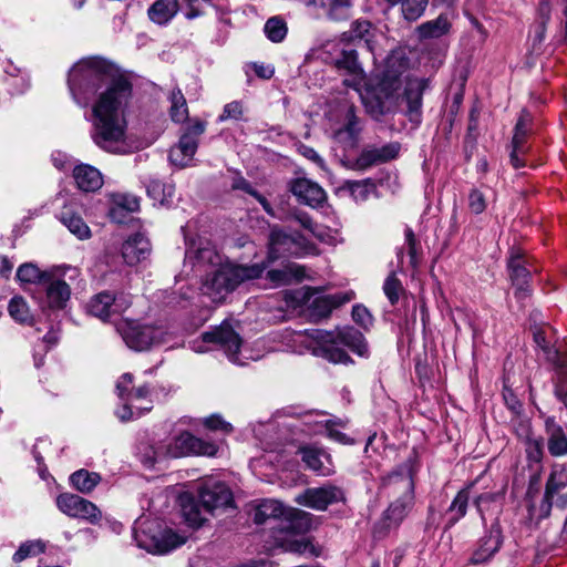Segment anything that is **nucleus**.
Returning <instances> with one entry per match:
<instances>
[{"label":"nucleus","mask_w":567,"mask_h":567,"mask_svg":"<svg viewBox=\"0 0 567 567\" xmlns=\"http://www.w3.org/2000/svg\"><path fill=\"white\" fill-rule=\"evenodd\" d=\"M10 317L19 323L31 324L33 321L30 309L22 297H13L8 306Z\"/></svg>","instance_id":"nucleus-41"},{"label":"nucleus","mask_w":567,"mask_h":567,"mask_svg":"<svg viewBox=\"0 0 567 567\" xmlns=\"http://www.w3.org/2000/svg\"><path fill=\"white\" fill-rule=\"evenodd\" d=\"M175 193L173 184L163 183L161 181H151L147 185V194L154 200L155 204L166 205L168 204Z\"/></svg>","instance_id":"nucleus-36"},{"label":"nucleus","mask_w":567,"mask_h":567,"mask_svg":"<svg viewBox=\"0 0 567 567\" xmlns=\"http://www.w3.org/2000/svg\"><path fill=\"white\" fill-rule=\"evenodd\" d=\"M295 218L303 228L310 230L317 237H321V235L316 230L317 225L313 223V220L307 213H297L295 215Z\"/></svg>","instance_id":"nucleus-62"},{"label":"nucleus","mask_w":567,"mask_h":567,"mask_svg":"<svg viewBox=\"0 0 567 567\" xmlns=\"http://www.w3.org/2000/svg\"><path fill=\"white\" fill-rule=\"evenodd\" d=\"M289 189L300 203L313 208L321 206L327 199L323 188L308 178L302 177L291 181Z\"/></svg>","instance_id":"nucleus-20"},{"label":"nucleus","mask_w":567,"mask_h":567,"mask_svg":"<svg viewBox=\"0 0 567 567\" xmlns=\"http://www.w3.org/2000/svg\"><path fill=\"white\" fill-rule=\"evenodd\" d=\"M52 162L53 165L59 169H65L72 164L70 156L61 151L52 153Z\"/></svg>","instance_id":"nucleus-63"},{"label":"nucleus","mask_w":567,"mask_h":567,"mask_svg":"<svg viewBox=\"0 0 567 567\" xmlns=\"http://www.w3.org/2000/svg\"><path fill=\"white\" fill-rule=\"evenodd\" d=\"M49 272L41 271L34 264L27 262L17 270V279L21 284H44L50 279Z\"/></svg>","instance_id":"nucleus-38"},{"label":"nucleus","mask_w":567,"mask_h":567,"mask_svg":"<svg viewBox=\"0 0 567 567\" xmlns=\"http://www.w3.org/2000/svg\"><path fill=\"white\" fill-rule=\"evenodd\" d=\"M177 11V0H157L148 9V17L153 22L157 24H165L173 19Z\"/></svg>","instance_id":"nucleus-33"},{"label":"nucleus","mask_w":567,"mask_h":567,"mask_svg":"<svg viewBox=\"0 0 567 567\" xmlns=\"http://www.w3.org/2000/svg\"><path fill=\"white\" fill-rule=\"evenodd\" d=\"M336 65L350 75L349 79H344L343 83L359 91L360 85L364 82V72L358 62L357 52L354 50L343 51L336 61Z\"/></svg>","instance_id":"nucleus-28"},{"label":"nucleus","mask_w":567,"mask_h":567,"mask_svg":"<svg viewBox=\"0 0 567 567\" xmlns=\"http://www.w3.org/2000/svg\"><path fill=\"white\" fill-rule=\"evenodd\" d=\"M194 254L198 264L217 267L207 275L202 286L203 293L213 302L224 301L240 284L259 278L266 268L262 264L244 266L224 262L216 249L208 245L198 247Z\"/></svg>","instance_id":"nucleus-4"},{"label":"nucleus","mask_w":567,"mask_h":567,"mask_svg":"<svg viewBox=\"0 0 567 567\" xmlns=\"http://www.w3.org/2000/svg\"><path fill=\"white\" fill-rule=\"evenodd\" d=\"M112 303L113 315L125 311L132 303L131 297L125 293L113 295Z\"/></svg>","instance_id":"nucleus-59"},{"label":"nucleus","mask_w":567,"mask_h":567,"mask_svg":"<svg viewBox=\"0 0 567 567\" xmlns=\"http://www.w3.org/2000/svg\"><path fill=\"white\" fill-rule=\"evenodd\" d=\"M501 495L498 493H484L481 494L476 501V507L480 512L482 518L484 519L485 512H488L489 509L497 511L501 506Z\"/></svg>","instance_id":"nucleus-48"},{"label":"nucleus","mask_w":567,"mask_h":567,"mask_svg":"<svg viewBox=\"0 0 567 567\" xmlns=\"http://www.w3.org/2000/svg\"><path fill=\"white\" fill-rule=\"evenodd\" d=\"M171 117L176 123H182L188 117V107L184 94L179 89H174L169 95Z\"/></svg>","instance_id":"nucleus-42"},{"label":"nucleus","mask_w":567,"mask_h":567,"mask_svg":"<svg viewBox=\"0 0 567 567\" xmlns=\"http://www.w3.org/2000/svg\"><path fill=\"white\" fill-rule=\"evenodd\" d=\"M298 340L313 355L327 359L332 363L348 364L352 362L349 354L339 348L346 346L360 357L368 354V346L363 334L354 328L346 327L337 331L310 329L298 333Z\"/></svg>","instance_id":"nucleus-5"},{"label":"nucleus","mask_w":567,"mask_h":567,"mask_svg":"<svg viewBox=\"0 0 567 567\" xmlns=\"http://www.w3.org/2000/svg\"><path fill=\"white\" fill-rule=\"evenodd\" d=\"M530 461L539 463L543 458V444L540 440H529L526 447Z\"/></svg>","instance_id":"nucleus-56"},{"label":"nucleus","mask_w":567,"mask_h":567,"mask_svg":"<svg viewBox=\"0 0 567 567\" xmlns=\"http://www.w3.org/2000/svg\"><path fill=\"white\" fill-rule=\"evenodd\" d=\"M68 86L74 102L92 107L93 142L100 148L115 154L130 152L126 109L132 84L116 75L111 63L101 58L76 62L68 75Z\"/></svg>","instance_id":"nucleus-1"},{"label":"nucleus","mask_w":567,"mask_h":567,"mask_svg":"<svg viewBox=\"0 0 567 567\" xmlns=\"http://www.w3.org/2000/svg\"><path fill=\"white\" fill-rule=\"evenodd\" d=\"M269 519H277L272 526L275 545L288 553L316 555L315 547L305 534L311 528V514L301 509L285 507L276 499H266L254 515L256 524H265Z\"/></svg>","instance_id":"nucleus-3"},{"label":"nucleus","mask_w":567,"mask_h":567,"mask_svg":"<svg viewBox=\"0 0 567 567\" xmlns=\"http://www.w3.org/2000/svg\"><path fill=\"white\" fill-rule=\"evenodd\" d=\"M116 391L122 401V405L116 410L121 421H131L153 408L150 388L146 384L134 386L131 373H124L118 379Z\"/></svg>","instance_id":"nucleus-8"},{"label":"nucleus","mask_w":567,"mask_h":567,"mask_svg":"<svg viewBox=\"0 0 567 567\" xmlns=\"http://www.w3.org/2000/svg\"><path fill=\"white\" fill-rule=\"evenodd\" d=\"M404 235H405V243L408 245L410 262H411L412 267H416L417 262H419V251H417L419 244H417L416 237L414 235V231L410 227L405 228Z\"/></svg>","instance_id":"nucleus-51"},{"label":"nucleus","mask_w":567,"mask_h":567,"mask_svg":"<svg viewBox=\"0 0 567 567\" xmlns=\"http://www.w3.org/2000/svg\"><path fill=\"white\" fill-rule=\"evenodd\" d=\"M113 295L110 292H101L94 296L87 305L89 312L102 320H106L113 315L112 303Z\"/></svg>","instance_id":"nucleus-34"},{"label":"nucleus","mask_w":567,"mask_h":567,"mask_svg":"<svg viewBox=\"0 0 567 567\" xmlns=\"http://www.w3.org/2000/svg\"><path fill=\"white\" fill-rule=\"evenodd\" d=\"M73 177L83 192H95L103 185L101 173L91 165H78L73 169Z\"/></svg>","instance_id":"nucleus-30"},{"label":"nucleus","mask_w":567,"mask_h":567,"mask_svg":"<svg viewBox=\"0 0 567 567\" xmlns=\"http://www.w3.org/2000/svg\"><path fill=\"white\" fill-rule=\"evenodd\" d=\"M244 114L243 104L238 101H233L224 106L223 114L219 116V121H226L228 118L240 120Z\"/></svg>","instance_id":"nucleus-53"},{"label":"nucleus","mask_w":567,"mask_h":567,"mask_svg":"<svg viewBox=\"0 0 567 567\" xmlns=\"http://www.w3.org/2000/svg\"><path fill=\"white\" fill-rule=\"evenodd\" d=\"M264 31L270 41L281 42L286 38L287 25L282 19L272 17L267 20Z\"/></svg>","instance_id":"nucleus-44"},{"label":"nucleus","mask_w":567,"mask_h":567,"mask_svg":"<svg viewBox=\"0 0 567 567\" xmlns=\"http://www.w3.org/2000/svg\"><path fill=\"white\" fill-rule=\"evenodd\" d=\"M504 401L507 408L515 414H519L522 411V403L518 398L513 393L512 390L504 388L503 392Z\"/></svg>","instance_id":"nucleus-58"},{"label":"nucleus","mask_w":567,"mask_h":567,"mask_svg":"<svg viewBox=\"0 0 567 567\" xmlns=\"http://www.w3.org/2000/svg\"><path fill=\"white\" fill-rule=\"evenodd\" d=\"M343 499L344 495L342 489L333 485L307 488L296 497V502L299 505L316 511H324L329 505L342 502Z\"/></svg>","instance_id":"nucleus-16"},{"label":"nucleus","mask_w":567,"mask_h":567,"mask_svg":"<svg viewBox=\"0 0 567 567\" xmlns=\"http://www.w3.org/2000/svg\"><path fill=\"white\" fill-rule=\"evenodd\" d=\"M399 152L400 144L395 142L388 143L380 147H367L361 152L352 167L363 171L373 165L395 158L399 155Z\"/></svg>","instance_id":"nucleus-21"},{"label":"nucleus","mask_w":567,"mask_h":567,"mask_svg":"<svg viewBox=\"0 0 567 567\" xmlns=\"http://www.w3.org/2000/svg\"><path fill=\"white\" fill-rule=\"evenodd\" d=\"M56 506L63 514L91 524H97L102 518V512L94 503L75 494L59 495Z\"/></svg>","instance_id":"nucleus-13"},{"label":"nucleus","mask_w":567,"mask_h":567,"mask_svg":"<svg viewBox=\"0 0 567 567\" xmlns=\"http://www.w3.org/2000/svg\"><path fill=\"white\" fill-rule=\"evenodd\" d=\"M528 261L519 249H513L508 259L509 277L515 289V297L523 301L529 297V276L530 270L527 268Z\"/></svg>","instance_id":"nucleus-17"},{"label":"nucleus","mask_w":567,"mask_h":567,"mask_svg":"<svg viewBox=\"0 0 567 567\" xmlns=\"http://www.w3.org/2000/svg\"><path fill=\"white\" fill-rule=\"evenodd\" d=\"M298 150L302 156L316 163L320 168H324V161L313 148L300 145Z\"/></svg>","instance_id":"nucleus-61"},{"label":"nucleus","mask_w":567,"mask_h":567,"mask_svg":"<svg viewBox=\"0 0 567 567\" xmlns=\"http://www.w3.org/2000/svg\"><path fill=\"white\" fill-rule=\"evenodd\" d=\"M556 386L555 394L557 398H563V390L567 383V358L560 357L556 352Z\"/></svg>","instance_id":"nucleus-49"},{"label":"nucleus","mask_w":567,"mask_h":567,"mask_svg":"<svg viewBox=\"0 0 567 567\" xmlns=\"http://www.w3.org/2000/svg\"><path fill=\"white\" fill-rule=\"evenodd\" d=\"M205 128V123L198 120L184 128L178 143L169 151L168 158L174 166L183 168L192 162L198 147V140Z\"/></svg>","instance_id":"nucleus-11"},{"label":"nucleus","mask_w":567,"mask_h":567,"mask_svg":"<svg viewBox=\"0 0 567 567\" xmlns=\"http://www.w3.org/2000/svg\"><path fill=\"white\" fill-rule=\"evenodd\" d=\"M383 292L391 305H395L404 293V288L395 272H390L383 282Z\"/></svg>","instance_id":"nucleus-43"},{"label":"nucleus","mask_w":567,"mask_h":567,"mask_svg":"<svg viewBox=\"0 0 567 567\" xmlns=\"http://www.w3.org/2000/svg\"><path fill=\"white\" fill-rule=\"evenodd\" d=\"M468 207L472 213L481 214L486 208V199L484 194L478 189H472L468 195Z\"/></svg>","instance_id":"nucleus-52"},{"label":"nucleus","mask_w":567,"mask_h":567,"mask_svg":"<svg viewBox=\"0 0 567 567\" xmlns=\"http://www.w3.org/2000/svg\"><path fill=\"white\" fill-rule=\"evenodd\" d=\"M371 23L367 20H358L352 23L351 31L354 37L365 39L371 31Z\"/></svg>","instance_id":"nucleus-60"},{"label":"nucleus","mask_w":567,"mask_h":567,"mask_svg":"<svg viewBox=\"0 0 567 567\" xmlns=\"http://www.w3.org/2000/svg\"><path fill=\"white\" fill-rule=\"evenodd\" d=\"M203 423L209 430H221L224 432H230L233 430L231 425L224 421L219 415L205 417Z\"/></svg>","instance_id":"nucleus-55"},{"label":"nucleus","mask_w":567,"mask_h":567,"mask_svg":"<svg viewBox=\"0 0 567 567\" xmlns=\"http://www.w3.org/2000/svg\"><path fill=\"white\" fill-rule=\"evenodd\" d=\"M252 66H254L255 73L259 78L265 79V80L270 79L274 75V73H275V69L271 65H269V64H257V63H255Z\"/></svg>","instance_id":"nucleus-64"},{"label":"nucleus","mask_w":567,"mask_h":567,"mask_svg":"<svg viewBox=\"0 0 567 567\" xmlns=\"http://www.w3.org/2000/svg\"><path fill=\"white\" fill-rule=\"evenodd\" d=\"M527 134L526 123L523 117L518 120L515 126V133L512 140L513 147H524L525 137Z\"/></svg>","instance_id":"nucleus-57"},{"label":"nucleus","mask_w":567,"mask_h":567,"mask_svg":"<svg viewBox=\"0 0 567 567\" xmlns=\"http://www.w3.org/2000/svg\"><path fill=\"white\" fill-rule=\"evenodd\" d=\"M43 285L45 286V306L52 310L63 309L71 296L70 286L52 275Z\"/></svg>","instance_id":"nucleus-27"},{"label":"nucleus","mask_w":567,"mask_h":567,"mask_svg":"<svg viewBox=\"0 0 567 567\" xmlns=\"http://www.w3.org/2000/svg\"><path fill=\"white\" fill-rule=\"evenodd\" d=\"M203 340L205 342L218 343L220 348L224 349L230 361L239 365L245 364L238 357L241 338L228 323L224 322L213 331L205 332L203 334Z\"/></svg>","instance_id":"nucleus-18"},{"label":"nucleus","mask_w":567,"mask_h":567,"mask_svg":"<svg viewBox=\"0 0 567 567\" xmlns=\"http://www.w3.org/2000/svg\"><path fill=\"white\" fill-rule=\"evenodd\" d=\"M452 28L451 20L447 14H440L436 19L426 21L417 27L420 39H440L450 33Z\"/></svg>","instance_id":"nucleus-31"},{"label":"nucleus","mask_w":567,"mask_h":567,"mask_svg":"<svg viewBox=\"0 0 567 567\" xmlns=\"http://www.w3.org/2000/svg\"><path fill=\"white\" fill-rule=\"evenodd\" d=\"M140 208V199L134 195L123 194L117 195L114 199V207L111 210L112 218H116V213L120 209H124L126 212H136Z\"/></svg>","instance_id":"nucleus-47"},{"label":"nucleus","mask_w":567,"mask_h":567,"mask_svg":"<svg viewBox=\"0 0 567 567\" xmlns=\"http://www.w3.org/2000/svg\"><path fill=\"white\" fill-rule=\"evenodd\" d=\"M267 277L276 285H289L292 281H300L305 277V268L297 264H288L281 269L268 271Z\"/></svg>","instance_id":"nucleus-32"},{"label":"nucleus","mask_w":567,"mask_h":567,"mask_svg":"<svg viewBox=\"0 0 567 567\" xmlns=\"http://www.w3.org/2000/svg\"><path fill=\"white\" fill-rule=\"evenodd\" d=\"M116 329L125 344L135 351H145L153 346L164 344L171 338L168 331L163 327L141 324L131 320L121 321Z\"/></svg>","instance_id":"nucleus-9"},{"label":"nucleus","mask_w":567,"mask_h":567,"mask_svg":"<svg viewBox=\"0 0 567 567\" xmlns=\"http://www.w3.org/2000/svg\"><path fill=\"white\" fill-rule=\"evenodd\" d=\"M403 82L405 83L403 96L408 106L406 114L411 122L420 123L422 96L427 86V81L417 78L405 79L404 81L400 72L391 69V62H389L379 82L360 93L367 112L374 118L393 112L399 105Z\"/></svg>","instance_id":"nucleus-2"},{"label":"nucleus","mask_w":567,"mask_h":567,"mask_svg":"<svg viewBox=\"0 0 567 567\" xmlns=\"http://www.w3.org/2000/svg\"><path fill=\"white\" fill-rule=\"evenodd\" d=\"M315 291L309 287H303L295 292V300L299 305L309 303L312 316L316 318H327L331 311L341 305L350 301L348 293H334L317 296L313 300Z\"/></svg>","instance_id":"nucleus-14"},{"label":"nucleus","mask_w":567,"mask_h":567,"mask_svg":"<svg viewBox=\"0 0 567 567\" xmlns=\"http://www.w3.org/2000/svg\"><path fill=\"white\" fill-rule=\"evenodd\" d=\"M547 450L554 457L567 455V434L563 426L551 416L545 419Z\"/></svg>","instance_id":"nucleus-26"},{"label":"nucleus","mask_w":567,"mask_h":567,"mask_svg":"<svg viewBox=\"0 0 567 567\" xmlns=\"http://www.w3.org/2000/svg\"><path fill=\"white\" fill-rule=\"evenodd\" d=\"M306 7L318 18L342 21L350 16L352 0H306Z\"/></svg>","instance_id":"nucleus-19"},{"label":"nucleus","mask_w":567,"mask_h":567,"mask_svg":"<svg viewBox=\"0 0 567 567\" xmlns=\"http://www.w3.org/2000/svg\"><path fill=\"white\" fill-rule=\"evenodd\" d=\"M384 489L390 496L396 497L383 516L386 528L398 526L411 508L414 499V483L410 474L394 473L384 481Z\"/></svg>","instance_id":"nucleus-7"},{"label":"nucleus","mask_w":567,"mask_h":567,"mask_svg":"<svg viewBox=\"0 0 567 567\" xmlns=\"http://www.w3.org/2000/svg\"><path fill=\"white\" fill-rule=\"evenodd\" d=\"M430 0H395L391 6H400L403 18L408 21H415L421 18Z\"/></svg>","instance_id":"nucleus-39"},{"label":"nucleus","mask_w":567,"mask_h":567,"mask_svg":"<svg viewBox=\"0 0 567 567\" xmlns=\"http://www.w3.org/2000/svg\"><path fill=\"white\" fill-rule=\"evenodd\" d=\"M298 453L306 466L318 475L329 476L334 473L332 458L323 449L305 445L299 447Z\"/></svg>","instance_id":"nucleus-22"},{"label":"nucleus","mask_w":567,"mask_h":567,"mask_svg":"<svg viewBox=\"0 0 567 567\" xmlns=\"http://www.w3.org/2000/svg\"><path fill=\"white\" fill-rule=\"evenodd\" d=\"M502 545V530L497 523L492 524L489 530L484 535L474 550L471 563L474 565L487 561L495 553L498 551Z\"/></svg>","instance_id":"nucleus-23"},{"label":"nucleus","mask_w":567,"mask_h":567,"mask_svg":"<svg viewBox=\"0 0 567 567\" xmlns=\"http://www.w3.org/2000/svg\"><path fill=\"white\" fill-rule=\"evenodd\" d=\"M72 485L79 492L89 494L100 483L101 476L97 473L80 470L70 477Z\"/></svg>","instance_id":"nucleus-37"},{"label":"nucleus","mask_w":567,"mask_h":567,"mask_svg":"<svg viewBox=\"0 0 567 567\" xmlns=\"http://www.w3.org/2000/svg\"><path fill=\"white\" fill-rule=\"evenodd\" d=\"M45 550V544L40 540H28L19 547L12 559L14 563H21L28 557L37 556Z\"/></svg>","instance_id":"nucleus-45"},{"label":"nucleus","mask_w":567,"mask_h":567,"mask_svg":"<svg viewBox=\"0 0 567 567\" xmlns=\"http://www.w3.org/2000/svg\"><path fill=\"white\" fill-rule=\"evenodd\" d=\"M135 540L140 548L151 554H167L184 544L185 539L171 529L161 528L153 523H138L135 527Z\"/></svg>","instance_id":"nucleus-10"},{"label":"nucleus","mask_w":567,"mask_h":567,"mask_svg":"<svg viewBox=\"0 0 567 567\" xmlns=\"http://www.w3.org/2000/svg\"><path fill=\"white\" fill-rule=\"evenodd\" d=\"M352 318L360 326L368 328L372 323V317L369 310L361 305H357L352 309Z\"/></svg>","instance_id":"nucleus-54"},{"label":"nucleus","mask_w":567,"mask_h":567,"mask_svg":"<svg viewBox=\"0 0 567 567\" xmlns=\"http://www.w3.org/2000/svg\"><path fill=\"white\" fill-rule=\"evenodd\" d=\"M468 504V493L466 491H460L447 511V527L455 525L466 514Z\"/></svg>","instance_id":"nucleus-40"},{"label":"nucleus","mask_w":567,"mask_h":567,"mask_svg":"<svg viewBox=\"0 0 567 567\" xmlns=\"http://www.w3.org/2000/svg\"><path fill=\"white\" fill-rule=\"evenodd\" d=\"M372 188L373 184L370 182V179L346 181L343 184V189H347L355 200L367 199Z\"/></svg>","instance_id":"nucleus-46"},{"label":"nucleus","mask_w":567,"mask_h":567,"mask_svg":"<svg viewBox=\"0 0 567 567\" xmlns=\"http://www.w3.org/2000/svg\"><path fill=\"white\" fill-rule=\"evenodd\" d=\"M543 507L549 512L551 506L567 507V464H555L546 481Z\"/></svg>","instance_id":"nucleus-12"},{"label":"nucleus","mask_w":567,"mask_h":567,"mask_svg":"<svg viewBox=\"0 0 567 567\" xmlns=\"http://www.w3.org/2000/svg\"><path fill=\"white\" fill-rule=\"evenodd\" d=\"M346 121V125L334 132V140L344 150H353L357 146L360 131L353 106H348Z\"/></svg>","instance_id":"nucleus-29"},{"label":"nucleus","mask_w":567,"mask_h":567,"mask_svg":"<svg viewBox=\"0 0 567 567\" xmlns=\"http://www.w3.org/2000/svg\"><path fill=\"white\" fill-rule=\"evenodd\" d=\"M61 223L79 239L84 240L91 237V230L81 216L65 209L60 214Z\"/></svg>","instance_id":"nucleus-35"},{"label":"nucleus","mask_w":567,"mask_h":567,"mask_svg":"<svg viewBox=\"0 0 567 567\" xmlns=\"http://www.w3.org/2000/svg\"><path fill=\"white\" fill-rule=\"evenodd\" d=\"M217 452L218 446L215 443L196 437L189 432L181 433L167 446V455L171 457L186 455L215 456Z\"/></svg>","instance_id":"nucleus-15"},{"label":"nucleus","mask_w":567,"mask_h":567,"mask_svg":"<svg viewBox=\"0 0 567 567\" xmlns=\"http://www.w3.org/2000/svg\"><path fill=\"white\" fill-rule=\"evenodd\" d=\"M336 425H343V424L341 421L334 422L332 420H326L324 429L327 431L328 437L340 443V444H343V445L353 444V440L350 439L346 433L337 430Z\"/></svg>","instance_id":"nucleus-50"},{"label":"nucleus","mask_w":567,"mask_h":567,"mask_svg":"<svg viewBox=\"0 0 567 567\" xmlns=\"http://www.w3.org/2000/svg\"><path fill=\"white\" fill-rule=\"evenodd\" d=\"M299 241L297 237L274 228L269 236V259L276 260L286 255H297Z\"/></svg>","instance_id":"nucleus-25"},{"label":"nucleus","mask_w":567,"mask_h":567,"mask_svg":"<svg viewBox=\"0 0 567 567\" xmlns=\"http://www.w3.org/2000/svg\"><path fill=\"white\" fill-rule=\"evenodd\" d=\"M233 493L229 487L217 480H206L198 488V503L188 499L183 503V514L193 527H199L207 519L205 513L215 515L217 512L233 507Z\"/></svg>","instance_id":"nucleus-6"},{"label":"nucleus","mask_w":567,"mask_h":567,"mask_svg":"<svg viewBox=\"0 0 567 567\" xmlns=\"http://www.w3.org/2000/svg\"><path fill=\"white\" fill-rule=\"evenodd\" d=\"M151 243L143 234L137 233L128 237L122 245V257L128 266L145 260L151 254Z\"/></svg>","instance_id":"nucleus-24"}]
</instances>
